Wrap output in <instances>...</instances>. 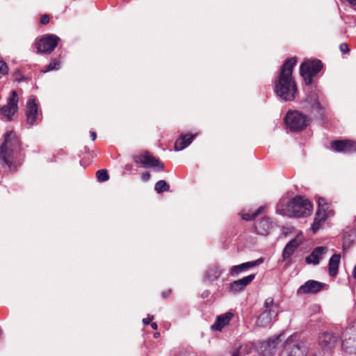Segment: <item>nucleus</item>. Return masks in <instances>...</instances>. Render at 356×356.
Masks as SVG:
<instances>
[{"instance_id": "44", "label": "nucleus", "mask_w": 356, "mask_h": 356, "mask_svg": "<svg viewBox=\"0 0 356 356\" xmlns=\"http://www.w3.org/2000/svg\"><path fill=\"white\" fill-rule=\"evenodd\" d=\"M125 168H126L127 170H130L131 169V166L130 165H127L125 166Z\"/></svg>"}, {"instance_id": "17", "label": "nucleus", "mask_w": 356, "mask_h": 356, "mask_svg": "<svg viewBox=\"0 0 356 356\" xmlns=\"http://www.w3.org/2000/svg\"><path fill=\"white\" fill-rule=\"evenodd\" d=\"M337 342V337L333 333L324 332L318 339V343L322 348L330 350L333 348Z\"/></svg>"}, {"instance_id": "15", "label": "nucleus", "mask_w": 356, "mask_h": 356, "mask_svg": "<svg viewBox=\"0 0 356 356\" xmlns=\"http://www.w3.org/2000/svg\"><path fill=\"white\" fill-rule=\"evenodd\" d=\"M323 286L324 284L320 282L309 280L298 288L297 293L298 295L316 293L323 288Z\"/></svg>"}, {"instance_id": "14", "label": "nucleus", "mask_w": 356, "mask_h": 356, "mask_svg": "<svg viewBox=\"0 0 356 356\" xmlns=\"http://www.w3.org/2000/svg\"><path fill=\"white\" fill-rule=\"evenodd\" d=\"M331 147L339 152L350 153L356 152V143L349 140H334L331 143Z\"/></svg>"}, {"instance_id": "30", "label": "nucleus", "mask_w": 356, "mask_h": 356, "mask_svg": "<svg viewBox=\"0 0 356 356\" xmlns=\"http://www.w3.org/2000/svg\"><path fill=\"white\" fill-rule=\"evenodd\" d=\"M96 176L99 181H106L109 179V176L106 170H99L97 172Z\"/></svg>"}, {"instance_id": "26", "label": "nucleus", "mask_w": 356, "mask_h": 356, "mask_svg": "<svg viewBox=\"0 0 356 356\" xmlns=\"http://www.w3.org/2000/svg\"><path fill=\"white\" fill-rule=\"evenodd\" d=\"M154 189L158 193H161L169 191L170 186L165 180H160L156 183Z\"/></svg>"}, {"instance_id": "20", "label": "nucleus", "mask_w": 356, "mask_h": 356, "mask_svg": "<svg viewBox=\"0 0 356 356\" xmlns=\"http://www.w3.org/2000/svg\"><path fill=\"white\" fill-rule=\"evenodd\" d=\"M302 241V237L300 236H297L296 238H293L291 241H289L286 245L285 246L282 256L284 259H287L290 257V256L294 252L296 249L301 244Z\"/></svg>"}, {"instance_id": "8", "label": "nucleus", "mask_w": 356, "mask_h": 356, "mask_svg": "<svg viewBox=\"0 0 356 356\" xmlns=\"http://www.w3.org/2000/svg\"><path fill=\"white\" fill-rule=\"evenodd\" d=\"M58 40L59 38L54 35L44 36L36 43L38 52L50 54L58 45Z\"/></svg>"}, {"instance_id": "10", "label": "nucleus", "mask_w": 356, "mask_h": 356, "mask_svg": "<svg viewBox=\"0 0 356 356\" xmlns=\"http://www.w3.org/2000/svg\"><path fill=\"white\" fill-rule=\"evenodd\" d=\"M134 161L137 163L143 164L145 168H158V170H162L164 168L163 164L159 159L149 153L135 156Z\"/></svg>"}, {"instance_id": "39", "label": "nucleus", "mask_w": 356, "mask_h": 356, "mask_svg": "<svg viewBox=\"0 0 356 356\" xmlns=\"http://www.w3.org/2000/svg\"><path fill=\"white\" fill-rule=\"evenodd\" d=\"M241 348V346L238 347L237 350L233 353L232 356H240V350Z\"/></svg>"}, {"instance_id": "4", "label": "nucleus", "mask_w": 356, "mask_h": 356, "mask_svg": "<svg viewBox=\"0 0 356 356\" xmlns=\"http://www.w3.org/2000/svg\"><path fill=\"white\" fill-rule=\"evenodd\" d=\"M277 314L278 309L273 298H266L264 304V311L257 317V326L261 328L269 326L273 321H276Z\"/></svg>"}, {"instance_id": "18", "label": "nucleus", "mask_w": 356, "mask_h": 356, "mask_svg": "<svg viewBox=\"0 0 356 356\" xmlns=\"http://www.w3.org/2000/svg\"><path fill=\"white\" fill-rule=\"evenodd\" d=\"M254 274L245 276L240 280H236L229 284V290L232 293H237L243 290L254 279Z\"/></svg>"}, {"instance_id": "40", "label": "nucleus", "mask_w": 356, "mask_h": 356, "mask_svg": "<svg viewBox=\"0 0 356 356\" xmlns=\"http://www.w3.org/2000/svg\"><path fill=\"white\" fill-rule=\"evenodd\" d=\"M350 5L354 6H356V0H346Z\"/></svg>"}, {"instance_id": "27", "label": "nucleus", "mask_w": 356, "mask_h": 356, "mask_svg": "<svg viewBox=\"0 0 356 356\" xmlns=\"http://www.w3.org/2000/svg\"><path fill=\"white\" fill-rule=\"evenodd\" d=\"M306 101L309 103L312 106H318V95L315 91L310 92L306 97Z\"/></svg>"}, {"instance_id": "33", "label": "nucleus", "mask_w": 356, "mask_h": 356, "mask_svg": "<svg viewBox=\"0 0 356 356\" xmlns=\"http://www.w3.org/2000/svg\"><path fill=\"white\" fill-rule=\"evenodd\" d=\"M325 209L326 218H329V217L334 216V212L332 209H330V207L327 203V207H325Z\"/></svg>"}, {"instance_id": "24", "label": "nucleus", "mask_w": 356, "mask_h": 356, "mask_svg": "<svg viewBox=\"0 0 356 356\" xmlns=\"http://www.w3.org/2000/svg\"><path fill=\"white\" fill-rule=\"evenodd\" d=\"M255 228L258 234L267 235L271 228V223L268 218H264L256 224Z\"/></svg>"}, {"instance_id": "9", "label": "nucleus", "mask_w": 356, "mask_h": 356, "mask_svg": "<svg viewBox=\"0 0 356 356\" xmlns=\"http://www.w3.org/2000/svg\"><path fill=\"white\" fill-rule=\"evenodd\" d=\"M342 346L350 353L356 352V328L354 327L346 329L341 335Z\"/></svg>"}, {"instance_id": "12", "label": "nucleus", "mask_w": 356, "mask_h": 356, "mask_svg": "<svg viewBox=\"0 0 356 356\" xmlns=\"http://www.w3.org/2000/svg\"><path fill=\"white\" fill-rule=\"evenodd\" d=\"M26 122L30 126L34 125L39 118L38 105L34 98L29 99L26 103Z\"/></svg>"}, {"instance_id": "3", "label": "nucleus", "mask_w": 356, "mask_h": 356, "mask_svg": "<svg viewBox=\"0 0 356 356\" xmlns=\"http://www.w3.org/2000/svg\"><path fill=\"white\" fill-rule=\"evenodd\" d=\"M312 209L313 206L309 201L297 196L287 203L282 215L296 218L306 217L312 213Z\"/></svg>"}, {"instance_id": "32", "label": "nucleus", "mask_w": 356, "mask_h": 356, "mask_svg": "<svg viewBox=\"0 0 356 356\" xmlns=\"http://www.w3.org/2000/svg\"><path fill=\"white\" fill-rule=\"evenodd\" d=\"M0 73L5 75L8 73V67L6 62L0 59Z\"/></svg>"}, {"instance_id": "7", "label": "nucleus", "mask_w": 356, "mask_h": 356, "mask_svg": "<svg viewBox=\"0 0 356 356\" xmlns=\"http://www.w3.org/2000/svg\"><path fill=\"white\" fill-rule=\"evenodd\" d=\"M18 95L17 92L13 90L10 92L8 99V104L3 106L0 109L1 118H4L7 121L12 120L13 116L18 109Z\"/></svg>"}, {"instance_id": "13", "label": "nucleus", "mask_w": 356, "mask_h": 356, "mask_svg": "<svg viewBox=\"0 0 356 356\" xmlns=\"http://www.w3.org/2000/svg\"><path fill=\"white\" fill-rule=\"evenodd\" d=\"M305 347L300 343H291L288 339L286 341L284 350L281 356H305Z\"/></svg>"}, {"instance_id": "29", "label": "nucleus", "mask_w": 356, "mask_h": 356, "mask_svg": "<svg viewBox=\"0 0 356 356\" xmlns=\"http://www.w3.org/2000/svg\"><path fill=\"white\" fill-rule=\"evenodd\" d=\"M263 209L262 207H260L259 209H257V211H255L252 213H243L242 214V218L245 220H251L254 219L257 216L259 215V213L261 212Z\"/></svg>"}, {"instance_id": "35", "label": "nucleus", "mask_w": 356, "mask_h": 356, "mask_svg": "<svg viewBox=\"0 0 356 356\" xmlns=\"http://www.w3.org/2000/svg\"><path fill=\"white\" fill-rule=\"evenodd\" d=\"M49 22V17L48 15H44L40 18V23L42 24H47Z\"/></svg>"}, {"instance_id": "28", "label": "nucleus", "mask_w": 356, "mask_h": 356, "mask_svg": "<svg viewBox=\"0 0 356 356\" xmlns=\"http://www.w3.org/2000/svg\"><path fill=\"white\" fill-rule=\"evenodd\" d=\"M59 65H60L59 60H57L55 59L53 61H51V63H49V65L46 67L41 70V72L43 73H46V72L52 71L54 70H58L59 68Z\"/></svg>"}, {"instance_id": "31", "label": "nucleus", "mask_w": 356, "mask_h": 356, "mask_svg": "<svg viewBox=\"0 0 356 356\" xmlns=\"http://www.w3.org/2000/svg\"><path fill=\"white\" fill-rule=\"evenodd\" d=\"M280 337V335L269 339L266 342L267 346L268 347L275 348L279 342Z\"/></svg>"}, {"instance_id": "2", "label": "nucleus", "mask_w": 356, "mask_h": 356, "mask_svg": "<svg viewBox=\"0 0 356 356\" xmlns=\"http://www.w3.org/2000/svg\"><path fill=\"white\" fill-rule=\"evenodd\" d=\"M20 143L13 131H7L3 136V142L0 148V160L11 167L19 150Z\"/></svg>"}, {"instance_id": "19", "label": "nucleus", "mask_w": 356, "mask_h": 356, "mask_svg": "<svg viewBox=\"0 0 356 356\" xmlns=\"http://www.w3.org/2000/svg\"><path fill=\"white\" fill-rule=\"evenodd\" d=\"M264 259L262 258H259L255 261H248L245 263H243L239 265L234 266L230 269V275L232 276H235L238 275L242 271H245L250 268L254 267L263 263Z\"/></svg>"}, {"instance_id": "41", "label": "nucleus", "mask_w": 356, "mask_h": 356, "mask_svg": "<svg viewBox=\"0 0 356 356\" xmlns=\"http://www.w3.org/2000/svg\"><path fill=\"white\" fill-rule=\"evenodd\" d=\"M151 327L153 330H156L158 328V325L156 323H152Z\"/></svg>"}, {"instance_id": "21", "label": "nucleus", "mask_w": 356, "mask_h": 356, "mask_svg": "<svg viewBox=\"0 0 356 356\" xmlns=\"http://www.w3.org/2000/svg\"><path fill=\"white\" fill-rule=\"evenodd\" d=\"M195 137V135L191 134L181 135L175 143V150L181 151L184 149L192 143Z\"/></svg>"}, {"instance_id": "37", "label": "nucleus", "mask_w": 356, "mask_h": 356, "mask_svg": "<svg viewBox=\"0 0 356 356\" xmlns=\"http://www.w3.org/2000/svg\"><path fill=\"white\" fill-rule=\"evenodd\" d=\"M150 177V175L149 172H144L142 174V179L144 180V181H147L149 180Z\"/></svg>"}, {"instance_id": "23", "label": "nucleus", "mask_w": 356, "mask_h": 356, "mask_svg": "<svg viewBox=\"0 0 356 356\" xmlns=\"http://www.w3.org/2000/svg\"><path fill=\"white\" fill-rule=\"evenodd\" d=\"M341 255L339 254H333L329 260L328 269L329 274L332 277H335L338 273L339 264Z\"/></svg>"}, {"instance_id": "1", "label": "nucleus", "mask_w": 356, "mask_h": 356, "mask_svg": "<svg viewBox=\"0 0 356 356\" xmlns=\"http://www.w3.org/2000/svg\"><path fill=\"white\" fill-rule=\"evenodd\" d=\"M296 58L287 59L283 64L278 79L275 82V92L284 101H292L298 92L297 86L292 76Z\"/></svg>"}, {"instance_id": "6", "label": "nucleus", "mask_w": 356, "mask_h": 356, "mask_svg": "<svg viewBox=\"0 0 356 356\" xmlns=\"http://www.w3.org/2000/svg\"><path fill=\"white\" fill-rule=\"evenodd\" d=\"M286 125L291 131H298L309 124L308 117L298 111L289 112L284 118Z\"/></svg>"}, {"instance_id": "45", "label": "nucleus", "mask_w": 356, "mask_h": 356, "mask_svg": "<svg viewBox=\"0 0 356 356\" xmlns=\"http://www.w3.org/2000/svg\"><path fill=\"white\" fill-rule=\"evenodd\" d=\"M159 334H159V332H156V333H155V334H154V337H156H156H158L159 336Z\"/></svg>"}, {"instance_id": "5", "label": "nucleus", "mask_w": 356, "mask_h": 356, "mask_svg": "<svg viewBox=\"0 0 356 356\" xmlns=\"http://www.w3.org/2000/svg\"><path fill=\"white\" fill-rule=\"evenodd\" d=\"M323 67L322 62L319 60H307L300 65V75L303 77L307 85H311L313 76L318 73Z\"/></svg>"}, {"instance_id": "36", "label": "nucleus", "mask_w": 356, "mask_h": 356, "mask_svg": "<svg viewBox=\"0 0 356 356\" xmlns=\"http://www.w3.org/2000/svg\"><path fill=\"white\" fill-rule=\"evenodd\" d=\"M154 319V316H149L147 318H143V323L145 325H148Z\"/></svg>"}, {"instance_id": "34", "label": "nucleus", "mask_w": 356, "mask_h": 356, "mask_svg": "<svg viewBox=\"0 0 356 356\" xmlns=\"http://www.w3.org/2000/svg\"><path fill=\"white\" fill-rule=\"evenodd\" d=\"M339 49L343 53H348L350 51V49L346 43H342L339 46Z\"/></svg>"}, {"instance_id": "11", "label": "nucleus", "mask_w": 356, "mask_h": 356, "mask_svg": "<svg viewBox=\"0 0 356 356\" xmlns=\"http://www.w3.org/2000/svg\"><path fill=\"white\" fill-rule=\"evenodd\" d=\"M318 209L317 210L316 217L312 225V229L314 233H316L321 225L325 222L326 219L325 209V207H327V201L323 197H319L318 199Z\"/></svg>"}, {"instance_id": "43", "label": "nucleus", "mask_w": 356, "mask_h": 356, "mask_svg": "<svg viewBox=\"0 0 356 356\" xmlns=\"http://www.w3.org/2000/svg\"><path fill=\"white\" fill-rule=\"evenodd\" d=\"M353 277L356 279V265L355 266L353 271Z\"/></svg>"}, {"instance_id": "22", "label": "nucleus", "mask_w": 356, "mask_h": 356, "mask_svg": "<svg viewBox=\"0 0 356 356\" xmlns=\"http://www.w3.org/2000/svg\"><path fill=\"white\" fill-rule=\"evenodd\" d=\"M233 317V314L227 312L225 314L219 316L216 323L211 325V329L220 331L222 327L228 325Z\"/></svg>"}, {"instance_id": "38", "label": "nucleus", "mask_w": 356, "mask_h": 356, "mask_svg": "<svg viewBox=\"0 0 356 356\" xmlns=\"http://www.w3.org/2000/svg\"><path fill=\"white\" fill-rule=\"evenodd\" d=\"M90 137L92 138V140H95L96 138H97V134L95 131H90Z\"/></svg>"}, {"instance_id": "16", "label": "nucleus", "mask_w": 356, "mask_h": 356, "mask_svg": "<svg viewBox=\"0 0 356 356\" xmlns=\"http://www.w3.org/2000/svg\"><path fill=\"white\" fill-rule=\"evenodd\" d=\"M327 251V247L318 246L306 257L305 261L308 264L317 265L319 264L320 260L323 258Z\"/></svg>"}, {"instance_id": "25", "label": "nucleus", "mask_w": 356, "mask_h": 356, "mask_svg": "<svg viewBox=\"0 0 356 356\" xmlns=\"http://www.w3.org/2000/svg\"><path fill=\"white\" fill-rule=\"evenodd\" d=\"M222 270L218 266H213L206 271V277L209 282L217 280L222 274Z\"/></svg>"}, {"instance_id": "42", "label": "nucleus", "mask_w": 356, "mask_h": 356, "mask_svg": "<svg viewBox=\"0 0 356 356\" xmlns=\"http://www.w3.org/2000/svg\"><path fill=\"white\" fill-rule=\"evenodd\" d=\"M170 293V290H169L167 292H164L162 293V296L163 298H166L169 294Z\"/></svg>"}]
</instances>
